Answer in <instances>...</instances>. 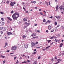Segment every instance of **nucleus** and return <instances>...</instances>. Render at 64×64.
Masks as SVG:
<instances>
[{"label": "nucleus", "mask_w": 64, "mask_h": 64, "mask_svg": "<svg viewBox=\"0 0 64 64\" xmlns=\"http://www.w3.org/2000/svg\"><path fill=\"white\" fill-rule=\"evenodd\" d=\"M46 32H47V33H48V30H46Z\"/></svg>", "instance_id": "obj_57"}, {"label": "nucleus", "mask_w": 64, "mask_h": 64, "mask_svg": "<svg viewBox=\"0 0 64 64\" xmlns=\"http://www.w3.org/2000/svg\"><path fill=\"white\" fill-rule=\"evenodd\" d=\"M36 49H35L34 50V52H35V51H36Z\"/></svg>", "instance_id": "obj_44"}, {"label": "nucleus", "mask_w": 64, "mask_h": 64, "mask_svg": "<svg viewBox=\"0 0 64 64\" xmlns=\"http://www.w3.org/2000/svg\"><path fill=\"white\" fill-rule=\"evenodd\" d=\"M55 59H57V57L56 56H55Z\"/></svg>", "instance_id": "obj_58"}, {"label": "nucleus", "mask_w": 64, "mask_h": 64, "mask_svg": "<svg viewBox=\"0 0 64 64\" xmlns=\"http://www.w3.org/2000/svg\"><path fill=\"white\" fill-rule=\"evenodd\" d=\"M32 54H36V52L32 53Z\"/></svg>", "instance_id": "obj_39"}, {"label": "nucleus", "mask_w": 64, "mask_h": 64, "mask_svg": "<svg viewBox=\"0 0 64 64\" xmlns=\"http://www.w3.org/2000/svg\"><path fill=\"white\" fill-rule=\"evenodd\" d=\"M10 35H13V34H12V33H11V32H10Z\"/></svg>", "instance_id": "obj_45"}, {"label": "nucleus", "mask_w": 64, "mask_h": 64, "mask_svg": "<svg viewBox=\"0 0 64 64\" xmlns=\"http://www.w3.org/2000/svg\"><path fill=\"white\" fill-rule=\"evenodd\" d=\"M31 3H33L34 4H35V3H36V2L34 1H32Z\"/></svg>", "instance_id": "obj_12"}, {"label": "nucleus", "mask_w": 64, "mask_h": 64, "mask_svg": "<svg viewBox=\"0 0 64 64\" xmlns=\"http://www.w3.org/2000/svg\"><path fill=\"white\" fill-rule=\"evenodd\" d=\"M27 62L28 63H30V62H31V61H30L29 60H28L27 61Z\"/></svg>", "instance_id": "obj_17"}, {"label": "nucleus", "mask_w": 64, "mask_h": 64, "mask_svg": "<svg viewBox=\"0 0 64 64\" xmlns=\"http://www.w3.org/2000/svg\"><path fill=\"white\" fill-rule=\"evenodd\" d=\"M48 28L49 30H50L51 29V26H49L48 27Z\"/></svg>", "instance_id": "obj_10"}, {"label": "nucleus", "mask_w": 64, "mask_h": 64, "mask_svg": "<svg viewBox=\"0 0 64 64\" xmlns=\"http://www.w3.org/2000/svg\"><path fill=\"white\" fill-rule=\"evenodd\" d=\"M5 60H4L3 62V63H5Z\"/></svg>", "instance_id": "obj_52"}, {"label": "nucleus", "mask_w": 64, "mask_h": 64, "mask_svg": "<svg viewBox=\"0 0 64 64\" xmlns=\"http://www.w3.org/2000/svg\"><path fill=\"white\" fill-rule=\"evenodd\" d=\"M47 6H48L49 5V4H48V2L47 4H46Z\"/></svg>", "instance_id": "obj_60"}, {"label": "nucleus", "mask_w": 64, "mask_h": 64, "mask_svg": "<svg viewBox=\"0 0 64 64\" xmlns=\"http://www.w3.org/2000/svg\"><path fill=\"white\" fill-rule=\"evenodd\" d=\"M19 63V62H18V60H17V62H16V64H17V63Z\"/></svg>", "instance_id": "obj_29"}, {"label": "nucleus", "mask_w": 64, "mask_h": 64, "mask_svg": "<svg viewBox=\"0 0 64 64\" xmlns=\"http://www.w3.org/2000/svg\"><path fill=\"white\" fill-rule=\"evenodd\" d=\"M54 58H52L51 60L52 62H53V61H54Z\"/></svg>", "instance_id": "obj_16"}, {"label": "nucleus", "mask_w": 64, "mask_h": 64, "mask_svg": "<svg viewBox=\"0 0 64 64\" xmlns=\"http://www.w3.org/2000/svg\"><path fill=\"white\" fill-rule=\"evenodd\" d=\"M26 38V36H23V39H24V38Z\"/></svg>", "instance_id": "obj_15"}, {"label": "nucleus", "mask_w": 64, "mask_h": 64, "mask_svg": "<svg viewBox=\"0 0 64 64\" xmlns=\"http://www.w3.org/2000/svg\"><path fill=\"white\" fill-rule=\"evenodd\" d=\"M63 6H60L59 7L60 9V10H62V9H63Z\"/></svg>", "instance_id": "obj_8"}, {"label": "nucleus", "mask_w": 64, "mask_h": 64, "mask_svg": "<svg viewBox=\"0 0 64 64\" xmlns=\"http://www.w3.org/2000/svg\"><path fill=\"white\" fill-rule=\"evenodd\" d=\"M40 15H43V13H42V12H40Z\"/></svg>", "instance_id": "obj_37"}, {"label": "nucleus", "mask_w": 64, "mask_h": 64, "mask_svg": "<svg viewBox=\"0 0 64 64\" xmlns=\"http://www.w3.org/2000/svg\"><path fill=\"white\" fill-rule=\"evenodd\" d=\"M8 20H10V21H12V19H11V18H10Z\"/></svg>", "instance_id": "obj_26"}, {"label": "nucleus", "mask_w": 64, "mask_h": 64, "mask_svg": "<svg viewBox=\"0 0 64 64\" xmlns=\"http://www.w3.org/2000/svg\"><path fill=\"white\" fill-rule=\"evenodd\" d=\"M52 18H53V16H50V18H51V19H52Z\"/></svg>", "instance_id": "obj_46"}, {"label": "nucleus", "mask_w": 64, "mask_h": 64, "mask_svg": "<svg viewBox=\"0 0 64 64\" xmlns=\"http://www.w3.org/2000/svg\"><path fill=\"white\" fill-rule=\"evenodd\" d=\"M16 49H17V47L16 46H13L11 50L12 51H13V50H16Z\"/></svg>", "instance_id": "obj_2"}, {"label": "nucleus", "mask_w": 64, "mask_h": 64, "mask_svg": "<svg viewBox=\"0 0 64 64\" xmlns=\"http://www.w3.org/2000/svg\"><path fill=\"white\" fill-rule=\"evenodd\" d=\"M54 41H56V42H57V40H56V39H55L54 40Z\"/></svg>", "instance_id": "obj_40"}, {"label": "nucleus", "mask_w": 64, "mask_h": 64, "mask_svg": "<svg viewBox=\"0 0 64 64\" xmlns=\"http://www.w3.org/2000/svg\"><path fill=\"white\" fill-rule=\"evenodd\" d=\"M48 22V23H50L51 22L49 20H48L47 21Z\"/></svg>", "instance_id": "obj_41"}, {"label": "nucleus", "mask_w": 64, "mask_h": 64, "mask_svg": "<svg viewBox=\"0 0 64 64\" xmlns=\"http://www.w3.org/2000/svg\"><path fill=\"white\" fill-rule=\"evenodd\" d=\"M63 10H64V6H63Z\"/></svg>", "instance_id": "obj_61"}, {"label": "nucleus", "mask_w": 64, "mask_h": 64, "mask_svg": "<svg viewBox=\"0 0 64 64\" xmlns=\"http://www.w3.org/2000/svg\"><path fill=\"white\" fill-rule=\"evenodd\" d=\"M43 21V22H45V21H46L45 20V19H44Z\"/></svg>", "instance_id": "obj_38"}, {"label": "nucleus", "mask_w": 64, "mask_h": 64, "mask_svg": "<svg viewBox=\"0 0 64 64\" xmlns=\"http://www.w3.org/2000/svg\"><path fill=\"white\" fill-rule=\"evenodd\" d=\"M2 29H3V27H0V30H2Z\"/></svg>", "instance_id": "obj_30"}, {"label": "nucleus", "mask_w": 64, "mask_h": 64, "mask_svg": "<svg viewBox=\"0 0 64 64\" xmlns=\"http://www.w3.org/2000/svg\"><path fill=\"white\" fill-rule=\"evenodd\" d=\"M55 1L56 2H58V0H55Z\"/></svg>", "instance_id": "obj_42"}, {"label": "nucleus", "mask_w": 64, "mask_h": 64, "mask_svg": "<svg viewBox=\"0 0 64 64\" xmlns=\"http://www.w3.org/2000/svg\"><path fill=\"white\" fill-rule=\"evenodd\" d=\"M55 17H56L58 20H60V16H55Z\"/></svg>", "instance_id": "obj_6"}, {"label": "nucleus", "mask_w": 64, "mask_h": 64, "mask_svg": "<svg viewBox=\"0 0 64 64\" xmlns=\"http://www.w3.org/2000/svg\"><path fill=\"white\" fill-rule=\"evenodd\" d=\"M0 13L1 14H4L3 12H0Z\"/></svg>", "instance_id": "obj_35"}, {"label": "nucleus", "mask_w": 64, "mask_h": 64, "mask_svg": "<svg viewBox=\"0 0 64 64\" xmlns=\"http://www.w3.org/2000/svg\"><path fill=\"white\" fill-rule=\"evenodd\" d=\"M37 64V62H34L33 63V64Z\"/></svg>", "instance_id": "obj_13"}, {"label": "nucleus", "mask_w": 64, "mask_h": 64, "mask_svg": "<svg viewBox=\"0 0 64 64\" xmlns=\"http://www.w3.org/2000/svg\"><path fill=\"white\" fill-rule=\"evenodd\" d=\"M23 20L24 21H27V19H25V18H24Z\"/></svg>", "instance_id": "obj_18"}, {"label": "nucleus", "mask_w": 64, "mask_h": 64, "mask_svg": "<svg viewBox=\"0 0 64 64\" xmlns=\"http://www.w3.org/2000/svg\"><path fill=\"white\" fill-rule=\"evenodd\" d=\"M23 9H24V10H25V11H26V10L25 9V8H24V7H23Z\"/></svg>", "instance_id": "obj_43"}, {"label": "nucleus", "mask_w": 64, "mask_h": 64, "mask_svg": "<svg viewBox=\"0 0 64 64\" xmlns=\"http://www.w3.org/2000/svg\"><path fill=\"white\" fill-rule=\"evenodd\" d=\"M27 23H28L27 22H25L24 24H26V25H27Z\"/></svg>", "instance_id": "obj_47"}, {"label": "nucleus", "mask_w": 64, "mask_h": 64, "mask_svg": "<svg viewBox=\"0 0 64 64\" xmlns=\"http://www.w3.org/2000/svg\"><path fill=\"white\" fill-rule=\"evenodd\" d=\"M48 4L49 5H50V4H50V2H48Z\"/></svg>", "instance_id": "obj_54"}, {"label": "nucleus", "mask_w": 64, "mask_h": 64, "mask_svg": "<svg viewBox=\"0 0 64 64\" xmlns=\"http://www.w3.org/2000/svg\"><path fill=\"white\" fill-rule=\"evenodd\" d=\"M6 45H7V42L5 43V46H6Z\"/></svg>", "instance_id": "obj_31"}, {"label": "nucleus", "mask_w": 64, "mask_h": 64, "mask_svg": "<svg viewBox=\"0 0 64 64\" xmlns=\"http://www.w3.org/2000/svg\"><path fill=\"white\" fill-rule=\"evenodd\" d=\"M53 38H54V36H53L52 37L50 38L51 39H53Z\"/></svg>", "instance_id": "obj_28"}, {"label": "nucleus", "mask_w": 64, "mask_h": 64, "mask_svg": "<svg viewBox=\"0 0 64 64\" xmlns=\"http://www.w3.org/2000/svg\"><path fill=\"white\" fill-rule=\"evenodd\" d=\"M19 14L18 13L16 12L14 14H13L12 16V17L14 20H16L19 17Z\"/></svg>", "instance_id": "obj_1"}, {"label": "nucleus", "mask_w": 64, "mask_h": 64, "mask_svg": "<svg viewBox=\"0 0 64 64\" xmlns=\"http://www.w3.org/2000/svg\"><path fill=\"white\" fill-rule=\"evenodd\" d=\"M37 32H38V33H40V31L39 30H37Z\"/></svg>", "instance_id": "obj_55"}, {"label": "nucleus", "mask_w": 64, "mask_h": 64, "mask_svg": "<svg viewBox=\"0 0 64 64\" xmlns=\"http://www.w3.org/2000/svg\"><path fill=\"white\" fill-rule=\"evenodd\" d=\"M38 42H36V44H38Z\"/></svg>", "instance_id": "obj_63"}, {"label": "nucleus", "mask_w": 64, "mask_h": 64, "mask_svg": "<svg viewBox=\"0 0 64 64\" xmlns=\"http://www.w3.org/2000/svg\"><path fill=\"white\" fill-rule=\"evenodd\" d=\"M48 43H49L50 42H51V40H48Z\"/></svg>", "instance_id": "obj_22"}, {"label": "nucleus", "mask_w": 64, "mask_h": 64, "mask_svg": "<svg viewBox=\"0 0 64 64\" xmlns=\"http://www.w3.org/2000/svg\"><path fill=\"white\" fill-rule=\"evenodd\" d=\"M40 56H39L38 58V59H40Z\"/></svg>", "instance_id": "obj_48"}, {"label": "nucleus", "mask_w": 64, "mask_h": 64, "mask_svg": "<svg viewBox=\"0 0 64 64\" xmlns=\"http://www.w3.org/2000/svg\"><path fill=\"white\" fill-rule=\"evenodd\" d=\"M11 13H12V14L13 13H14V11L13 10H12L11 11Z\"/></svg>", "instance_id": "obj_21"}, {"label": "nucleus", "mask_w": 64, "mask_h": 64, "mask_svg": "<svg viewBox=\"0 0 64 64\" xmlns=\"http://www.w3.org/2000/svg\"><path fill=\"white\" fill-rule=\"evenodd\" d=\"M38 38V37L37 36L36 37H33L32 38V39H35V38Z\"/></svg>", "instance_id": "obj_19"}, {"label": "nucleus", "mask_w": 64, "mask_h": 64, "mask_svg": "<svg viewBox=\"0 0 64 64\" xmlns=\"http://www.w3.org/2000/svg\"><path fill=\"white\" fill-rule=\"evenodd\" d=\"M28 44H24V48H27L28 47Z\"/></svg>", "instance_id": "obj_5"}, {"label": "nucleus", "mask_w": 64, "mask_h": 64, "mask_svg": "<svg viewBox=\"0 0 64 64\" xmlns=\"http://www.w3.org/2000/svg\"><path fill=\"white\" fill-rule=\"evenodd\" d=\"M9 50H8L6 51V52H9Z\"/></svg>", "instance_id": "obj_62"}, {"label": "nucleus", "mask_w": 64, "mask_h": 64, "mask_svg": "<svg viewBox=\"0 0 64 64\" xmlns=\"http://www.w3.org/2000/svg\"><path fill=\"white\" fill-rule=\"evenodd\" d=\"M10 32H8L7 34H8V36H9L10 35Z\"/></svg>", "instance_id": "obj_14"}, {"label": "nucleus", "mask_w": 64, "mask_h": 64, "mask_svg": "<svg viewBox=\"0 0 64 64\" xmlns=\"http://www.w3.org/2000/svg\"><path fill=\"white\" fill-rule=\"evenodd\" d=\"M1 57H2V58H5V56H1Z\"/></svg>", "instance_id": "obj_32"}, {"label": "nucleus", "mask_w": 64, "mask_h": 64, "mask_svg": "<svg viewBox=\"0 0 64 64\" xmlns=\"http://www.w3.org/2000/svg\"><path fill=\"white\" fill-rule=\"evenodd\" d=\"M54 24L55 25H57V22H55L54 23Z\"/></svg>", "instance_id": "obj_27"}, {"label": "nucleus", "mask_w": 64, "mask_h": 64, "mask_svg": "<svg viewBox=\"0 0 64 64\" xmlns=\"http://www.w3.org/2000/svg\"><path fill=\"white\" fill-rule=\"evenodd\" d=\"M1 20L3 21H4V18H1Z\"/></svg>", "instance_id": "obj_24"}, {"label": "nucleus", "mask_w": 64, "mask_h": 64, "mask_svg": "<svg viewBox=\"0 0 64 64\" xmlns=\"http://www.w3.org/2000/svg\"><path fill=\"white\" fill-rule=\"evenodd\" d=\"M10 5L11 6H12V7H13L14 5V4H13V2H11L10 4Z\"/></svg>", "instance_id": "obj_7"}, {"label": "nucleus", "mask_w": 64, "mask_h": 64, "mask_svg": "<svg viewBox=\"0 0 64 64\" xmlns=\"http://www.w3.org/2000/svg\"><path fill=\"white\" fill-rule=\"evenodd\" d=\"M53 44V42H52L50 44V45H52V44Z\"/></svg>", "instance_id": "obj_53"}, {"label": "nucleus", "mask_w": 64, "mask_h": 64, "mask_svg": "<svg viewBox=\"0 0 64 64\" xmlns=\"http://www.w3.org/2000/svg\"><path fill=\"white\" fill-rule=\"evenodd\" d=\"M31 36L32 37H34V36H36V34H33L31 35Z\"/></svg>", "instance_id": "obj_11"}, {"label": "nucleus", "mask_w": 64, "mask_h": 64, "mask_svg": "<svg viewBox=\"0 0 64 64\" xmlns=\"http://www.w3.org/2000/svg\"><path fill=\"white\" fill-rule=\"evenodd\" d=\"M37 24H35L34 25V26H37Z\"/></svg>", "instance_id": "obj_51"}, {"label": "nucleus", "mask_w": 64, "mask_h": 64, "mask_svg": "<svg viewBox=\"0 0 64 64\" xmlns=\"http://www.w3.org/2000/svg\"><path fill=\"white\" fill-rule=\"evenodd\" d=\"M27 28V26H25L24 27V29H25V28Z\"/></svg>", "instance_id": "obj_20"}, {"label": "nucleus", "mask_w": 64, "mask_h": 64, "mask_svg": "<svg viewBox=\"0 0 64 64\" xmlns=\"http://www.w3.org/2000/svg\"><path fill=\"white\" fill-rule=\"evenodd\" d=\"M16 58H17V57L15 56L14 58V60H15V59H16Z\"/></svg>", "instance_id": "obj_36"}, {"label": "nucleus", "mask_w": 64, "mask_h": 64, "mask_svg": "<svg viewBox=\"0 0 64 64\" xmlns=\"http://www.w3.org/2000/svg\"><path fill=\"white\" fill-rule=\"evenodd\" d=\"M40 47H36V48H40Z\"/></svg>", "instance_id": "obj_56"}, {"label": "nucleus", "mask_w": 64, "mask_h": 64, "mask_svg": "<svg viewBox=\"0 0 64 64\" xmlns=\"http://www.w3.org/2000/svg\"><path fill=\"white\" fill-rule=\"evenodd\" d=\"M51 32H54V30H51Z\"/></svg>", "instance_id": "obj_64"}, {"label": "nucleus", "mask_w": 64, "mask_h": 64, "mask_svg": "<svg viewBox=\"0 0 64 64\" xmlns=\"http://www.w3.org/2000/svg\"><path fill=\"white\" fill-rule=\"evenodd\" d=\"M43 12L44 13V14H46V12L45 11H44Z\"/></svg>", "instance_id": "obj_50"}, {"label": "nucleus", "mask_w": 64, "mask_h": 64, "mask_svg": "<svg viewBox=\"0 0 64 64\" xmlns=\"http://www.w3.org/2000/svg\"><path fill=\"white\" fill-rule=\"evenodd\" d=\"M30 25V23H28L27 24H26V25H27V26H29V25Z\"/></svg>", "instance_id": "obj_23"}, {"label": "nucleus", "mask_w": 64, "mask_h": 64, "mask_svg": "<svg viewBox=\"0 0 64 64\" xmlns=\"http://www.w3.org/2000/svg\"><path fill=\"white\" fill-rule=\"evenodd\" d=\"M3 31H6V30L7 29V28H6V27H4L3 28Z\"/></svg>", "instance_id": "obj_9"}, {"label": "nucleus", "mask_w": 64, "mask_h": 64, "mask_svg": "<svg viewBox=\"0 0 64 64\" xmlns=\"http://www.w3.org/2000/svg\"><path fill=\"white\" fill-rule=\"evenodd\" d=\"M0 32L1 33V34H3V32L2 31H1Z\"/></svg>", "instance_id": "obj_34"}, {"label": "nucleus", "mask_w": 64, "mask_h": 64, "mask_svg": "<svg viewBox=\"0 0 64 64\" xmlns=\"http://www.w3.org/2000/svg\"><path fill=\"white\" fill-rule=\"evenodd\" d=\"M26 63V62H25V61L24 62H22V63Z\"/></svg>", "instance_id": "obj_25"}, {"label": "nucleus", "mask_w": 64, "mask_h": 64, "mask_svg": "<svg viewBox=\"0 0 64 64\" xmlns=\"http://www.w3.org/2000/svg\"><path fill=\"white\" fill-rule=\"evenodd\" d=\"M28 11H26V13H28Z\"/></svg>", "instance_id": "obj_59"}, {"label": "nucleus", "mask_w": 64, "mask_h": 64, "mask_svg": "<svg viewBox=\"0 0 64 64\" xmlns=\"http://www.w3.org/2000/svg\"><path fill=\"white\" fill-rule=\"evenodd\" d=\"M5 23L3 22H0V26H2L4 25Z\"/></svg>", "instance_id": "obj_3"}, {"label": "nucleus", "mask_w": 64, "mask_h": 64, "mask_svg": "<svg viewBox=\"0 0 64 64\" xmlns=\"http://www.w3.org/2000/svg\"><path fill=\"white\" fill-rule=\"evenodd\" d=\"M31 45H32V47H34L36 45L35 44L34 42H32L31 43Z\"/></svg>", "instance_id": "obj_4"}, {"label": "nucleus", "mask_w": 64, "mask_h": 64, "mask_svg": "<svg viewBox=\"0 0 64 64\" xmlns=\"http://www.w3.org/2000/svg\"><path fill=\"white\" fill-rule=\"evenodd\" d=\"M6 3L7 4H9V1H7L6 2Z\"/></svg>", "instance_id": "obj_33"}, {"label": "nucleus", "mask_w": 64, "mask_h": 64, "mask_svg": "<svg viewBox=\"0 0 64 64\" xmlns=\"http://www.w3.org/2000/svg\"><path fill=\"white\" fill-rule=\"evenodd\" d=\"M10 29L11 30H12V28L11 27H10Z\"/></svg>", "instance_id": "obj_49"}]
</instances>
